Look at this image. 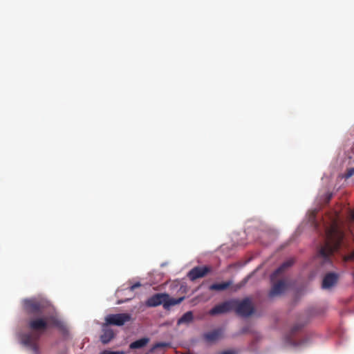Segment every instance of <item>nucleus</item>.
I'll return each instance as SVG.
<instances>
[{"instance_id": "18", "label": "nucleus", "mask_w": 354, "mask_h": 354, "mask_svg": "<svg viewBox=\"0 0 354 354\" xmlns=\"http://www.w3.org/2000/svg\"><path fill=\"white\" fill-rule=\"evenodd\" d=\"M354 176V167L347 169L346 172L344 174V178L348 179Z\"/></svg>"}, {"instance_id": "15", "label": "nucleus", "mask_w": 354, "mask_h": 354, "mask_svg": "<svg viewBox=\"0 0 354 354\" xmlns=\"http://www.w3.org/2000/svg\"><path fill=\"white\" fill-rule=\"evenodd\" d=\"M232 284L231 281H225L220 283H213L209 286L210 290L221 291L228 288Z\"/></svg>"}, {"instance_id": "9", "label": "nucleus", "mask_w": 354, "mask_h": 354, "mask_svg": "<svg viewBox=\"0 0 354 354\" xmlns=\"http://www.w3.org/2000/svg\"><path fill=\"white\" fill-rule=\"evenodd\" d=\"M339 274L335 272H328L323 278L322 288L330 289L335 286L338 281Z\"/></svg>"}, {"instance_id": "1", "label": "nucleus", "mask_w": 354, "mask_h": 354, "mask_svg": "<svg viewBox=\"0 0 354 354\" xmlns=\"http://www.w3.org/2000/svg\"><path fill=\"white\" fill-rule=\"evenodd\" d=\"M23 307L28 315H37L28 321V327L34 332H43L50 327H56L62 331L66 330L64 323L55 315H44L46 304L35 298L25 299Z\"/></svg>"}, {"instance_id": "25", "label": "nucleus", "mask_w": 354, "mask_h": 354, "mask_svg": "<svg viewBox=\"0 0 354 354\" xmlns=\"http://www.w3.org/2000/svg\"><path fill=\"white\" fill-rule=\"evenodd\" d=\"M221 354H234V353L230 351H227L222 352Z\"/></svg>"}, {"instance_id": "23", "label": "nucleus", "mask_w": 354, "mask_h": 354, "mask_svg": "<svg viewBox=\"0 0 354 354\" xmlns=\"http://www.w3.org/2000/svg\"><path fill=\"white\" fill-rule=\"evenodd\" d=\"M101 354H124V353L120 351H104L101 353Z\"/></svg>"}, {"instance_id": "24", "label": "nucleus", "mask_w": 354, "mask_h": 354, "mask_svg": "<svg viewBox=\"0 0 354 354\" xmlns=\"http://www.w3.org/2000/svg\"><path fill=\"white\" fill-rule=\"evenodd\" d=\"M249 331V327L246 326L241 329V333L245 334L247 333Z\"/></svg>"}, {"instance_id": "16", "label": "nucleus", "mask_w": 354, "mask_h": 354, "mask_svg": "<svg viewBox=\"0 0 354 354\" xmlns=\"http://www.w3.org/2000/svg\"><path fill=\"white\" fill-rule=\"evenodd\" d=\"M194 319L193 313L192 311L185 313L178 320V324H189L192 322Z\"/></svg>"}, {"instance_id": "13", "label": "nucleus", "mask_w": 354, "mask_h": 354, "mask_svg": "<svg viewBox=\"0 0 354 354\" xmlns=\"http://www.w3.org/2000/svg\"><path fill=\"white\" fill-rule=\"evenodd\" d=\"M149 338L142 337L131 342L129 345V348L132 350L142 348L149 344Z\"/></svg>"}, {"instance_id": "10", "label": "nucleus", "mask_w": 354, "mask_h": 354, "mask_svg": "<svg viewBox=\"0 0 354 354\" xmlns=\"http://www.w3.org/2000/svg\"><path fill=\"white\" fill-rule=\"evenodd\" d=\"M106 324L102 327V334L100 336V340L104 344H108L114 337L113 330L110 328Z\"/></svg>"}, {"instance_id": "3", "label": "nucleus", "mask_w": 354, "mask_h": 354, "mask_svg": "<svg viewBox=\"0 0 354 354\" xmlns=\"http://www.w3.org/2000/svg\"><path fill=\"white\" fill-rule=\"evenodd\" d=\"M234 304L233 310L239 316L248 317L251 316L254 311V306L249 298H245L241 301L233 299Z\"/></svg>"}, {"instance_id": "7", "label": "nucleus", "mask_w": 354, "mask_h": 354, "mask_svg": "<svg viewBox=\"0 0 354 354\" xmlns=\"http://www.w3.org/2000/svg\"><path fill=\"white\" fill-rule=\"evenodd\" d=\"M234 304V301L233 299L225 301L220 304L215 306L214 308H212L209 311V314L211 315H216L223 314V313H226L230 311H232V310H233Z\"/></svg>"}, {"instance_id": "8", "label": "nucleus", "mask_w": 354, "mask_h": 354, "mask_svg": "<svg viewBox=\"0 0 354 354\" xmlns=\"http://www.w3.org/2000/svg\"><path fill=\"white\" fill-rule=\"evenodd\" d=\"M211 271L208 266H196L193 268L187 274V277L191 281H195L197 279L205 277Z\"/></svg>"}, {"instance_id": "4", "label": "nucleus", "mask_w": 354, "mask_h": 354, "mask_svg": "<svg viewBox=\"0 0 354 354\" xmlns=\"http://www.w3.org/2000/svg\"><path fill=\"white\" fill-rule=\"evenodd\" d=\"M39 336L30 333H24L21 335V342L23 345L30 349L35 354H39V348L37 344Z\"/></svg>"}, {"instance_id": "26", "label": "nucleus", "mask_w": 354, "mask_h": 354, "mask_svg": "<svg viewBox=\"0 0 354 354\" xmlns=\"http://www.w3.org/2000/svg\"><path fill=\"white\" fill-rule=\"evenodd\" d=\"M130 299H131V298H128V299H125V300H124V301H118V304H120V303H122V302H125V301H127L129 300Z\"/></svg>"}, {"instance_id": "2", "label": "nucleus", "mask_w": 354, "mask_h": 354, "mask_svg": "<svg viewBox=\"0 0 354 354\" xmlns=\"http://www.w3.org/2000/svg\"><path fill=\"white\" fill-rule=\"evenodd\" d=\"M326 241L318 251V257L323 259V264L332 265L330 256L337 252L344 245V232L337 219L334 218L330 226L326 228Z\"/></svg>"}, {"instance_id": "14", "label": "nucleus", "mask_w": 354, "mask_h": 354, "mask_svg": "<svg viewBox=\"0 0 354 354\" xmlns=\"http://www.w3.org/2000/svg\"><path fill=\"white\" fill-rule=\"evenodd\" d=\"M294 263V260L290 259L283 262L273 273V276L277 277L283 272L286 269L292 266Z\"/></svg>"}, {"instance_id": "11", "label": "nucleus", "mask_w": 354, "mask_h": 354, "mask_svg": "<svg viewBox=\"0 0 354 354\" xmlns=\"http://www.w3.org/2000/svg\"><path fill=\"white\" fill-rule=\"evenodd\" d=\"M286 289V284L283 281L276 283L271 288L269 292L270 297H274L282 294Z\"/></svg>"}, {"instance_id": "27", "label": "nucleus", "mask_w": 354, "mask_h": 354, "mask_svg": "<svg viewBox=\"0 0 354 354\" xmlns=\"http://www.w3.org/2000/svg\"><path fill=\"white\" fill-rule=\"evenodd\" d=\"M153 349H155V346L151 347V351H152Z\"/></svg>"}, {"instance_id": "21", "label": "nucleus", "mask_w": 354, "mask_h": 354, "mask_svg": "<svg viewBox=\"0 0 354 354\" xmlns=\"http://www.w3.org/2000/svg\"><path fill=\"white\" fill-rule=\"evenodd\" d=\"M147 305L150 307L155 306V295L151 296L147 301Z\"/></svg>"}, {"instance_id": "6", "label": "nucleus", "mask_w": 354, "mask_h": 354, "mask_svg": "<svg viewBox=\"0 0 354 354\" xmlns=\"http://www.w3.org/2000/svg\"><path fill=\"white\" fill-rule=\"evenodd\" d=\"M131 316L127 313L111 314L106 317L105 321L107 325L122 326L130 321Z\"/></svg>"}, {"instance_id": "17", "label": "nucleus", "mask_w": 354, "mask_h": 354, "mask_svg": "<svg viewBox=\"0 0 354 354\" xmlns=\"http://www.w3.org/2000/svg\"><path fill=\"white\" fill-rule=\"evenodd\" d=\"M141 286V284L139 282H137L133 285H131V286H129V288H126V289H121V290H118L117 291V294L119 296L120 294L123 292V291H125V290H128V291H133L136 288H138Z\"/></svg>"}, {"instance_id": "19", "label": "nucleus", "mask_w": 354, "mask_h": 354, "mask_svg": "<svg viewBox=\"0 0 354 354\" xmlns=\"http://www.w3.org/2000/svg\"><path fill=\"white\" fill-rule=\"evenodd\" d=\"M304 326L303 324H297L291 329V334L294 335L296 332L299 330Z\"/></svg>"}, {"instance_id": "22", "label": "nucleus", "mask_w": 354, "mask_h": 354, "mask_svg": "<svg viewBox=\"0 0 354 354\" xmlns=\"http://www.w3.org/2000/svg\"><path fill=\"white\" fill-rule=\"evenodd\" d=\"M169 343H156V349L166 348V347H169Z\"/></svg>"}, {"instance_id": "5", "label": "nucleus", "mask_w": 354, "mask_h": 354, "mask_svg": "<svg viewBox=\"0 0 354 354\" xmlns=\"http://www.w3.org/2000/svg\"><path fill=\"white\" fill-rule=\"evenodd\" d=\"M183 299L184 297L175 299L168 294H156V306L162 305L165 309L169 310L171 306L179 304Z\"/></svg>"}, {"instance_id": "12", "label": "nucleus", "mask_w": 354, "mask_h": 354, "mask_svg": "<svg viewBox=\"0 0 354 354\" xmlns=\"http://www.w3.org/2000/svg\"><path fill=\"white\" fill-rule=\"evenodd\" d=\"M222 336V330L216 329L203 335V338L207 342H214L219 339Z\"/></svg>"}, {"instance_id": "20", "label": "nucleus", "mask_w": 354, "mask_h": 354, "mask_svg": "<svg viewBox=\"0 0 354 354\" xmlns=\"http://www.w3.org/2000/svg\"><path fill=\"white\" fill-rule=\"evenodd\" d=\"M345 261H354V250L344 257Z\"/></svg>"}]
</instances>
